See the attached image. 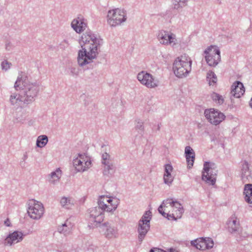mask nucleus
Segmentation results:
<instances>
[{
	"label": "nucleus",
	"mask_w": 252,
	"mask_h": 252,
	"mask_svg": "<svg viewBox=\"0 0 252 252\" xmlns=\"http://www.w3.org/2000/svg\"><path fill=\"white\" fill-rule=\"evenodd\" d=\"M81 38L84 44L81 45L82 49L78 52V64L84 70L92 69L94 59V36L86 31Z\"/></svg>",
	"instance_id": "1"
},
{
	"label": "nucleus",
	"mask_w": 252,
	"mask_h": 252,
	"mask_svg": "<svg viewBox=\"0 0 252 252\" xmlns=\"http://www.w3.org/2000/svg\"><path fill=\"white\" fill-rule=\"evenodd\" d=\"M14 87L16 91L21 90L25 104L34 101L39 91V85L35 82L30 83L26 73L22 72L19 74Z\"/></svg>",
	"instance_id": "2"
},
{
	"label": "nucleus",
	"mask_w": 252,
	"mask_h": 252,
	"mask_svg": "<svg viewBox=\"0 0 252 252\" xmlns=\"http://www.w3.org/2000/svg\"><path fill=\"white\" fill-rule=\"evenodd\" d=\"M158 211L168 220H176L181 218L184 209L179 202L168 198L163 201L158 208Z\"/></svg>",
	"instance_id": "3"
},
{
	"label": "nucleus",
	"mask_w": 252,
	"mask_h": 252,
	"mask_svg": "<svg viewBox=\"0 0 252 252\" xmlns=\"http://www.w3.org/2000/svg\"><path fill=\"white\" fill-rule=\"evenodd\" d=\"M104 213L101 212L95 216V231L103 235L108 239L117 238L118 236V229L108 222H104Z\"/></svg>",
	"instance_id": "4"
},
{
	"label": "nucleus",
	"mask_w": 252,
	"mask_h": 252,
	"mask_svg": "<svg viewBox=\"0 0 252 252\" xmlns=\"http://www.w3.org/2000/svg\"><path fill=\"white\" fill-rule=\"evenodd\" d=\"M192 61L186 54L177 58L173 63V70L179 78L185 77L191 71Z\"/></svg>",
	"instance_id": "5"
},
{
	"label": "nucleus",
	"mask_w": 252,
	"mask_h": 252,
	"mask_svg": "<svg viewBox=\"0 0 252 252\" xmlns=\"http://www.w3.org/2000/svg\"><path fill=\"white\" fill-rule=\"evenodd\" d=\"M119 204V199L107 195L99 196L97 200L99 209L112 213L116 210Z\"/></svg>",
	"instance_id": "6"
},
{
	"label": "nucleus",
	"mask_w": 252,
	"mask_h": 252,
	"mask_svg": "<svg viewBox=\"0 0 252 252\" xmlns=\"http://www.w3.org/2000/svg\"><path fill=\"white\" fill-rule=\"evenodd\" d=\"M152 218V213L150 211L145 212L141 219L138 221L137 225L138 239L142 242L147 233L150 230V222Z\"/></svg>",
	"instance_id": "7"
},
{
	"label": "nucleus",
	"mask_w": 252,
	"mask_h": 252,
	"mask_svg": "<svg viewBox=\"0 0 252 252\" xmlns=\"http://www.w3.org/2000/svg\"><path fill=\"white\" fill-rule=\"evenodd\" d=\"M126 20V13L124 9L116 8L110 10L107 14L108 23L112 27L121 25Z\"/></svg>",
	"instance_id": "8"
},
{
	"label": "nucleus",
	"mask_w": 252,
	"mask_h": 252,
	"mask_svg": "<svg viewBox=\"0 0 252 252\" xmlns=\"http://www.w3.org/2000/svg\"><path fill=\"white\" fill-rule=\"evenodd\" d=\"M215 164L209 162H205L202 171V179L207 184L214 185L217 176V170L214 167Z\"/></svg>",
	"instance_id": "9"
},
{
	"label": "nucleus",
	"mask_w": 252,
	"mask_h": 252,
	"mask_svg": "<svg viewBox=\"0 0 252 252\" xmlns=\"http://www.w3.org/2000/svg\"><path fill=\"white\" fill-rule=\"evenodd\" d=\"M205 59L210 66H216L220 61V52L216 46H210L204 51Z\"/></svg>",
	"instance_id": "10"
},
{
	"label": "nucleus",
	"mask_w": 252,
	"mask_h": 252,
	"mask_svg": "<svg viewBox=\"0 0 252 252\" xmlns=\"http://www.w3.org/2000/svg\"><path fill=\"white\" fill-rule=\"evenodd\" d=\"M157 38L159 43L164 45H170L174 47L177 44V39L175 34L164 30L158 32Z\"/></svg>",
	"instance_id": "11"
},
{
	"label": "nucleus",
	"mask_w": 252,
	"mask_h": 252,
	"mask_svg": "<svg viewBox=\"0 0 252 252\" xmlns=\"http://www.w3.org/2000/svg\"><path fill=\"white\" fill-rule=\"evenodd\" d=\"M204 115L208 121L211 124L215 126L219 125L224 120L225 116L223 113L214 108L206 109Z\"/></svg>",
	"instance_id": "12"
},
{
	"label": "nucleus",
	"mask_w": 252,
	"mask_h": 252,
	"mask_svg": "<svg viewBox=\"0 0 252 252\" xmlns=\"http://www.w3.org/2000/svg\"><path fill=\"white\" fill-rule=\"evenodd\" d=\"M29 205L28 214L30 218L34 220L40 219L44 210L42 204L33 200L30 202Z\"/></svg>",
	"instance_id": "13"
},
{
	"label": "nucleus",
	"mask_w": 252,
	"mask_h": 252,
	"mask_svg": "<svg viewBox=\"0 0 252 252\" xmlns=\"http://www.w3.org/2000/svg\"><path fill=\"white\" fill-rule=\"evenodd\" d=\"M137 78L141 84L148 88H155L158 86V81L146 71H142L138 73Z\"/></svg>",
	"instance_id": "14"
},
{
	"label": "nucleus",
	"mask_w": 252,
	"mask_h": 252,
	"mask_svg": "<svg viewBox=\"0 0 252 252\" xmlns=\"http://www.w3.org/2000/svg\"><path fill=\"white\" fill-rule=\"evenodd\" d=\"M191 246L196 249L204 251L212 249L214 245V241L212 238L209 237H201L197 238L190 242Z\"/></svg>",
	"instance_id": "15"
},
{
	"label": "nucleus",
	"mask_w": 252,
	"mask_h": 252,
	"mask_svg": "<svg viewBox=\"0 0 252 252\" xmlns=\"http://www.w3.org/2000/svg\"><path fill=\"white\" fill-rule=\"evenodd\" d=\"M71 27L77 33L84 32L87 27V23L83 16H79L74 19L71 23Z\"/></svg>",
	"instance_id": "16"
},
{
	"label": "nucleus",
	"mask_w": 252,
	"mask_h": 252,
	"mask_svg": "<svg viewBox=\"0 0 252 252\" xmlns=\"http://www.w3.org/2000/svg\"><path fill=\"white\" fill-rule=\"evenodd\" d=\"M241 178L243 182H249L252 180V170L248 161L244 160L241 162Z\"/></svg>",
	"instance_id": "17"
},
{
	"label": "nucleus",
	"mask_w": 252,
	"mask_h": 252,
	"mask_svg": "<svg viewBox=\"0 0 252 252\" xmlns=\"http://www.w3.org/2000/svg\"><path fill=\"white\" fill-rule=\"evenodd\" d=\"M23 236L22 232L15 231L7 236L4 240V244L5 245L11 246L21 241L23 239Z\"/></svg>",
	"instance_id": "18"
},
{
	"label": "nucleus",
	"mask_w": 252,
	"mask_h": 252,
	"mask_svg": "<svg viewBox=\"0 0 252 252\" xmlns=\"http://www.w3.org/2000/svg\"><path fill=\"white\" fill-rule=\"evenodd\" d=\"M228 230L231 233L239 232L240 229L239 220L235 216L232 215L227 222Z\"/></svg>",
	"instance_id": "19"
},
{
	"label": "nucleus",
	"mask_w": 252,
	"mask_h": 252,
	"mask_svg": "<svg viewBox=\"0 0 252 252\" xmlns=\"http://www.w3.org/2000/svg\"><path fill=\"white\" fill-rule=\"evenodd\" d=\"M243 84L240 81H236L231 87V94L236 98H239L245 93Z\"/></svg>",
	"instance_id": "20"
},
{
	"label": "nucleus",
	"mask_w": 252,
	"mask_h": 252,
	"mask_svg": "<svg viewBox=\"0 0 252 252\" xmlns=\"http://www.w3.org/2000/svg\"><path fill=\"white\" fill-rule=\"evenodd\" d=\"M185 154L189 168H190L193 165L195 159V153L190 146L185 148Z\"/></svg>",
	"instance_id": "21"
},
{
	"label": "nucleus",
	"mask_w": 252,
	"mask_h": 252,
	"mask_svg": "<svg viewBox=\"0 0 252 252\" xmlns=\"http://www.w3.org/2000/svg\"><path fill=\"white\" fill-rule=\"evenodd\" d=\"M24 96L21 92L19 94L16 93H12L10 95L9 101L11 105L20 106L22 103L24 104Z\"/></svg>",
	"instance_id": "22"
},
{
	"label": "nucleus",
	"mask_w": 252,
	"mask_h": 252,
	"mask_svg": "<svg viewBox=\"0 0 252 252\" xmlns=\"http://www.w3.org/2000/svg\"><path fill=\"white\" fill-rule=\"evenodd\" d=\"M72 226V223L67 220L62 225L58 226L57 230L60 233L67 236L71 234Z\"/></svg>",
	"instance_id": "23"
},
{
	"label": "nucleus",
	"mask_w": 252,
	"mask_h": 252,
	"mask_svg": "<svg viewBox=\"0 0 252 252\" xmlns=\"http://www.w3.org/2000/svg\"><path fill=\"white\" fill-rule=\"evenodd\" d=\"M244 194L245 195V201L248 203H252V184H248L245 185Z\"/></svg>",
	"instance_id": "24"
},
{
	"label": "nucleus",
	"mask_w": 252,
	"mask_h": 252,
	"mask_svg": "<svg viewBox=\"0 0 252 252\" xmlns=\"http://www.w3.org/2000/svg\"><path fill=\"white\" fill-rule=\"evenodd\" d=\"M102 173L104 176L109 177L112 175L115 171V167L113 164L103 165Z\"/></svg>",
	"instance_id": "25"
},
{
	"label": "nucleus",
	"mask_w": 252,
	"mask_h": 252,
	"mask_svg": "<svg viewBox=\"0 0 252 252\" xmlns=\"http://www.w3.org/2000/svg\"><path fill=\"white\" fill-rule=\"evenodd\" d=\"M61 205L66 209L70 208L74 204L73 200L70 197H63L60 201Z\"/></svg>",
	"instance_id": "26"
},
{
	"label": "nucleus",
	"mask_w": 252,
	"mask_h": 252,
	"mask_svg": "<svg viewBox=\"0 0 252 252\" xmlns=\"http://www.w3.org/2000/svg\"><path fill=\"white\" fill-rule=\"evenodd\" d=\"M73 166L77 172H83L85 170L84 167L83 161H82L81 158H76L73 160Z\"/></svg>",
	"instance_id": "27"
},
{
	"label": "nucleus",
	"mask_w": 252,
	"mask_h": 252,
	"mask_svg": "<svg viewBox=\"0 0 252 252\" xmlns=\"http://www.w3.org/2000/svg\"><path fill=\"white\" fill-rule=\"evenodd\" d=\"M48 138L45 135H41L37 137L36 146L39 148L44 147L48 143Z\"/></svg>",
	"instance_id": "28"
},
{
	"label": "nucleus",
	"mask_w": 252,
	"mask_h": 252,
	"mask_svg": "<svg viewBox=\"0 0 252 252\" xmlns=\"http://www.w3.org/2000/svg\"><path fill=\"white\" fill-rule=\"evenodd\" d=\"M207 80L209 85H214L217 82V77L215 73L211 70L208 72L207 74Z\"/></svg>",
	"instance_id": "29"
},
{
	"label": "nucleus",
	"mask_w": 252,
	"mask_h": 252,
	"mask_svg": "<svg viewBox=\"0 0 252 252\" xmlns=\"http://www.w3.org/2000/svg\"><path fill=\"white\" fill-rule=\"evenodd\" d=\"M187 0H173V8L180 10L187 5Z\"/></svg>",
	"instance_id": "30"
},
{
	"label": "nucleus",
	"mask_w": 252,
	"mask_h": 252,
	"mask_svg": "<svg viewBox=\"0 0 252 252\" xmlns=\"http://www.w3.org/2000/svg\"><path fill=\"white\" fill-rule=\"evenodd\" d=\"M101 163L103 165L113 164L111 156L106 152H104L101 156Z\"/></svg>",
	"instance_id": "31"
},
{
	"label": "nucleus",
	"mask_w": 252,
	"mask_h": 252,
	"mask_svg": "<svg viewBox=\"0 0 252 252\" xmlns=\"http://www.w3.org/2000/svg\"><path fill=\"white\" fill-rule=\"evenodd\" d=\"M62 171L60 168H57L56 171L52 172L50 175L51 177L54 179L52 181L53 183H55V181H58L61 177Z\"/></svg>",
	"instance_id": "32"
},
{
	"label": "nucleus",
	"mask_w": 252,
	"mask_h": 252,
	"mask_svg": "<svg viewBox=\"0 0 252 252\" xmlns=\"http://www.w3.org/2000/svg\"><path fill=\"white\" fill-rule=\"evenodd\" d=\"M135 128L139 132H143L144 131V123L141 120L138 119L135 120Z\"/></svg>",
	"instance_id": "33"
},
{
	"label": "nucleus",
	"mask_w": 252,
	"mask_h": 252,
	"mask_svg": "<svg viewBox=\"0 0 252 252\" xmlns=\"http://www.w3.org/2000/svg\"><path fill=\"white\" fill-rule=\"evenodd\" d=\"M211 97L214 101H215L220 104H222L223 102L222 96L217 93H213L211 94Z\"/></svg>",
	"instance_id": "34"
},
{
	"label": "nucleus",
	"mask_w": 252,
	"mask_h": 252,
	"mask_svg": "<svg viewBox=\"0 0 252 252\" xmlns=\"http://www.w3.org/2000/svg\"><path fill=\"white\" fill-rule=\"evenodd\" d=\"M103 43V41L99 36L95 37V59L97 58L96 54H98V49Z\"/></svg>",
	"instance_id": "35"
},
{
	"label": "nucleus",
	"mask_w": 252,
	"mask_h": 252,
	"mask_svg": "<svg viewBox=\"0 0 252 252\" xmlns=\"http://www.w3.org/2000/svg\"><path fill=\"white\" fill-rule=\"evenodd\" d=\"M87 217L89 218V224L88 226L91 227V225H93L94 222V210L93 209H89L88 211Z\"/></svg>",
	"instance_id": "36"
},
{
	"label": "nucleus",
	"mask_w": 252,
	"mask_h": 252,
	"mask_svg": "<svg viewBox=\"0 0 252 252\" xmlns=\"http://www.w3.org/2000/svg\"><path fill=\"white\" fill-rule=\"evenodd\" d=\"M163 179L164 182L166 184L169 185L172 182L173 180V177L171 175V174H164Z\"/></svg>",
	"instance_id": "37"
},
{
	"label": "nucleus",
	"mask_w": 252,
	"mask_h": 252,
	"mask_svg": "<svg viewBox=\"0 0 252 252\" xmlns=\"http://www.w3.org/2000/svg\"><path fill=\"white\" fill-rule=\"evenodd\" d=\"M150 252H179L178 250L170 248L169 249H168L167 251H164L159 249H151L150 251Z\"/></svg>",
	"instance_id": "38"
},
{
	"label": "nucleus",
	"mask_w": 252,
	"mask_h": 252,
	"mask_svg": "<svg viewBox=\"0 0 252 252\" xmlns=\"http://www.w3.org/2000/svg\"><path fill=\"white\" fill-rule=\"evenodd\" d=\"M11 65V63L6 60H4L1 63L2 68L5 71L10 68Z\"/></svg>",
	"instance_id": "39"
},
{
	"label": "nucleus",
	"mask_w": 252,
	"mask_h": 252,
	"mask_svg": "<svg viewBox=\"0 0 252 252\" xmlns=\"http://www.w3.org/2000/svg\"><path fill=\"white\" fill-rule=\"evenodd\" d=\"M173 170V167L171 165L167 164L165 165V172L164 174H171V172Z\"/></svg>",
	"instance_id": "40"
},
{
	"label": "nucleus",
	"mask_w": 252,
	"mask_h": 252,
	"mask_svg": "<svg viewBox=\"0 0 252 252\" xmlns=\"http://www.w3.org/2000/svg\"><path fill=\"white\" fill-rule=\"evenodd\" d=\"M238 233L239 236L237 237V241H242L243 240V238H246L248 236V234L246 232H240L239 231Z\"/></svg>",
	"instance_id": "41"
},
{
	"label": "nucleus",
	"mask_w": 252,
	"mask_h": 252,
	"mask_svg": "<svg viewBox=\"0 0 252 252\" xmlns=\"http://www.w3.org/2000/svg\"><path fill=\"white\" fill-rule=\"evenodd\" d=\"M91 164V161H89L88 160L86 161H83L84 167L85 168V170L90 166Z\"/></svg>",
	"instance_id": "42"
},
{
	"label": "nucleus",
	"mask_w": 252,
	"mask_h": 252,
	"mask_svg": "<svg viewBox=\"0 0 252 252\" xmlns=\"http://www.w3.org/2000/svg\"><path fill=\"white\" fill-rule=\"evenodd\" d=\"M70 72L73 75H77L78 74L77 72L76 71V69L75 67L70 68Z\"/></svg>",
	"instance_id": "43"
},
{
	"label": "nucleus",
	"mask_w": 252,
	"mask_h": 252,
	"mask_svg": "<svg viewBox=\"0 0 252 252\" xmlns=\"http://www.w3.org/2000/svg\"><path fill=\"white\" fill-rule=\"evenodd\" d=\"M4 224L5 226H10L11 225V222H10V221L9 220V219L8 218H7L4 222Z\"/></svg>",
	"instance_id": "44"
},
{
	"label": "nucleus",
	"mask_w": 252,
	"mask_h": 252,
	"mask_svg": "<svg viewBox=\"0 0 252 252\" xmlns=\"http://www.w3.org/2000/svg\"><path fill=\"white\" fill-rule=\"evenodd\" d=\"M28 158V155L26 153L24 155V156L22 158V159L25 161Z\"/></svg>",
	"instance_id": "45"
},
{
	"label": "nucleus",
	"mask_w": 252,
	"mask_h": 252,
	"mask_svg": "<svg viewBox=\"0 0 252 252\" xmlns=\"http://www.w3.org/2000/svg\"><path fill=\"white\" fill-rule=\"evenodd\" d=\"M10 43H7L6 44V49L7 50H10Z\"/></svg>",
	"instance_id": "46"
},
{
	"label": "nucleus",
	"mask_w": 252,
	"mask_h": 252,
	"mask_svg": "<svg viewBox=\"0 0 252 252\" xmlns=\"http://www.w3.org/2000/svg\"><path fill=\"white\" fill-rule=\"evenodd\" d=\"M250 105L251 107L252 108V97L250 100Z\"/></svg>",
	"instance_id": "47"
},
{
	"label": "nucleus",
	"mask_w": 252,
	"mask_h": 252,
	"mask_svg": "<svg viewBox=\"0 0 252 252\" xmlns=\"http://www.w3.org/2000/svg\"><path fill=\"white\" fill-rule=\"evenodd\" d=\"M160 125H159V124H158V125L157 130H160Z\"/></svg>",
	"instance_id": "48"
},
{
	"label": "nucleus",
	"mask_w": 252,
	"mask_h": 252,
	"mask_svg": "<svg viewBox=\"0 0 252 252\" xmlns=\"http://www.w3.org/2000/svg\"><path fill=\"white\" fill-rule=\"evenodd\" d=\"M105 147V146L104 145H103L101 146V148H104V147Z\"/></svg>",
	"instance_id": "49"
}]
</instances>
